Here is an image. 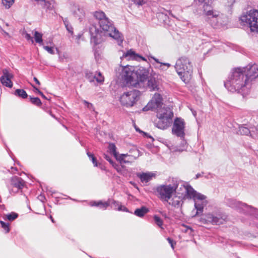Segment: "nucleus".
Listing matches in <instances>:
<instances>
[{
  "label": "nucleus",
  "mask_w": 258,
  "mask_h": 258,
  "mask_svg": "<svg viewBox=\"0 0 258 258\" xmlns=\"http://www.w3.org/2000/svg\"><path fill=\"white\" fill-rule=\"evenodd\" d=\"M63 22L67 30L71 34V35L73 36L74 34V32L72 26H71V25L69 24V22L67 20L63 21Z\"/></svg>",
  "instance_id": "nucleus-44"
},
{
  "label": "nucleus",
  "mask_w": 258,
  "mask_h": 258,
  "mask_svg": "<svg viewBox=\"0 0 258 258\" xmlns=\"http://www.w3.org/2000/svg\"><path fill=\"white\" fill-rule=\"evenodd\" d=\"M174 67L182 81L185 83H188L191 78L193 70L189 59L184 56L179 57Z\"/></svg>",
  "instance_id": "nucleus-5"
},
{
  "label": "nucleus",
  "mask_w": 258,
  "mask_h": 258,
  "mask_svg": "<svg viewBox=\"0 0 258 258\" xmlns=\"http://www.w3.org/2000/svg\"><path fill=\"white\" fill-rule=\"evenodd\" d=\"M118 71H120V76L121 79L125 81L127 84L132 85L137 75L135 68L133 66L126 65L124 67H120Z\"/></svg>",
  "instance_id": "nucleus-10"
},
{
  "label": "nucleus",
  "mask_w": 258,
  "mask_h": 258,
  "mask_svg": "<svg viewBox=\"0 0 258 258\" xmlns=\"http://www.w3.org/2000/svg\"><path fill=\"white\" fill-rule=\"evenodd\" d=\"M87 154L88 157L89 158L90 160H91L92 158V157H94V155L89 152H88L87 153Z\"/></svg>",
  "instance_id": "nucleus-56"
},
{
  "label": "nucleus",
  "mask_w": 258,
  "mask_h": 258,
  "mask_svg": "<svg viewBox=\"0 0 258 258\" xmlns=\"http://www.w3.org/2000/svg\"><path fill=\"white\" fill-rule=\"evenodd\" d=\"M0 223L2 227L5 230L6 233H8L10 231L9 224L8 223H5L3 221H0Z\"/></svg>",
  "instance_id": "nucleus-46"
},
{
  "label": "nucleus",
  "mask_w": 258,
  "mask_h": 258,
  "mask_svg": "<svg viewBox=\"0 0 258 258\" xmlns=\"http://www.w3.org/2000/svg\"><path fill=\"white\" fill-rule=\"evenodd\" d=\"M251 137L253 138H258V125L251 127Z\"/></svg>",
  "instance_id": "nucleus-39"
},
{
  "label": "nucleus",
  "mask_w": 258,
  "mask_h": 258,
  "mask_svg": "<svg viewBox=\"0 0 258 258\" xmlns=\"http://www.w3.org/2000/svg\"><path fill=\"white\" fill-rule=\"evenodd\" d=\"M149 211V209L147 207L142 206L140 208L136 209L134 212V214L140 218H143Z\"/></svg>",
  "instance_id": "nucleus-27"
},
{
  "label": "nucleus",
  "mask_w": 258,
  "mask_h": 258,
  "mask_svg": "<svg viewBox=\"0 0 258 258\" xmlns=\"http://www.w3.org/2000/svg\"><path fill=\"white\" fill-rule=\"evenodd\" d=\"M136 75L132 86L136 88L145 87V82L148 80V73L144 69L136 71Z\"/></svg>",
  "instance_id": "nucleus-12"
},
{
  "label": "nucleus",
  "mask_w": 258,
  "mask_h": 258,
  "mask_svg": "<svg viewBox=\"0 0 258 258\" xmlns=\"http://www.w3.org/2000/svg\"><path fill=\"white\" fill-rule=\"evenodd\" d=\"M83 102L84 104H85L87 106L88 108H89L90 110H94V107L92 103H90L86 100H84Z\"/></svg>",
  "instance_id": "nucleus-52"
},
{
  "label": "nucleus",
  "mask_w": 258,
  "mask_h": 258,
  "mask_svg": "<svg viewBox=\"0 0 258 258\" xmlns=\"http://www.w3.org/2000/svg\"><path fill=\"white\" fill-rule=\"evenodd\" d=\"M108 151L109 153L112 154L117 160V157L119 155L116 151V147L114 143H109L108 145Z\"/></svg>",
  "instance_id": "nucleus-33"
},
{
  "label": "nucleus",
  "mask_w": 258,
  "mask_h": 258,
  "mask_svg": "<svg viewBox=\"0 0 258 258\" xmlns=\"http://www.w3.org/2000/svg\"><path fill=\"white\" fill-rule=\"evenodd\" d=\"M181 139V142L179 146L178 150L179 151H183L186 149L187 145L186 141L184 140V138Z\"/></svg>",
  "instance_id": "nucleus-43"
},
{
  "label": "nucleus",
  "mask_w": 258,
  "mask_h": 258,
  "mask_svg": "<svg viewBox=\"0 0 258 258\" xmlns=\"http://www.w3.org/2000/svg\"><path fill=\"white\" fill-rule=\"evenodd\" d=\"M14 2V0H2V4L6 9H10Z\"/></svg>",
  "instance_id": "nucleus-36"
},
{
  "label": "nucleus",
  "mask_w": 258,
  "mask_h": 258,
  "mask_svg": "<svg viewBox=\"0 0 258 258\" xmlns=\"http://www.w3.org/2000/svg\"><path fill=\"white\" fill-rule=\"evenodd\" d=\"M29 99L31 102L34 105H35L38 106H40L42 104V102L38 97H32L30 96Z\"/></svg>",
  "instance_id": "nucleus-40"
},
{
  "label": "nucleus",
  "mask_w": 258,
  "mask_h": 258,
  "mask_svg": "<svg viewBox=\"0 0 258 258\" xmlns=\"http://www.w3.org/2000/svg\"><path fill=\"white\" fill-rule=\"evenodd\" d=\"M31 85L33 88L34 91L35 92H36V93H38V94H39L40 95H41L43 98H44L45 99H47L46 97L43 94V93L41 91H40L37 88H36L35 86H34L33 84H31Z\"/></svg>",
  "instance_id": "nucleus-48"
},
{
  "label": "nucleus",
  "mask_w": 258,
  "mask_h": 258,
  "mask_svg": "<svg viewBox=\"0 0 258 258\" xmlns=\"http://www.w3.org/2000/svg\"><path fill=\"white\" fill-rule=\"evenodd\" d=\"M157 117H166L169 120H172L173 112L170 107H163L157 111Z\"/></svg>",
  "instance_id": "nucleus-19"
},
{
  "label": "nucleus",
  "mask_w": 258,
  "mask_h": 258,
  "mask_svg": "<svg viewBox=\"0 0 258 258\" xmlns=\"http://www.w3.org/2000/svg\"><path fill=\"white\" fill-rule=\"evenodd\" d=\"M251 127L249 124H242L239 126L237 133L241 135H250L251 136Z\"/></svg>",
  "instance_id": "nucleus-26"
},
{
  "label": "nucleus",
  "mask_w": 258,
  "mask_h": 258,
  "mask_svg": "<svg viewBox=\"0 0 258 258\" xmlns=\"http://www.w3.org/2000/svg\"><path fill=\"white\" fill-rule=\"evenodd\" d=\"M8 188L9 190L10 194L12 195H15L17 193H18L19 191H22V189H20L17 187H14L10 184L8 186Z\"/></svg>",
  "instance_id": "nucleus-41"
},
{
  "label": "nucleus",
  "mask_w": 258,
  "mask_h": 258,
  "mask_svg": "<svg viewBox=\"0 0 258 258\" xmlns=\"http://www.w3.org/2000/svg\"><path fill=\"white\" fill-rule=\"evenodd\" d=\"M185 194L184 196H178L176 194L173 196H172V198L169 200V201L166 202L168 203L169 205H171L175 208H178L180 207L183 202V200L185 197L187 198L185 191Z\"/></svg>",
  "instance_id": "nucleus-17"
},
{
  "label": "nucleus",
  "mask_w": 258,
  "mask_h": 258,
  "mask_svg": "<svg viewBox=\"0 0 258 258\" xmlns=\"http://www.w3.org/2000/svg\"><path fill=\"white\" fill-rule=\"evenodd\" d=\"M241 69H244V73L248 81L258 77V65L256 64H249L246 67L241 68Z\"/></svg>",
  "instance_id": "nucleus-16"
},
{
  "label": "nucleus",
  "mask_w": 258,
  "mask_h": 258,
  "mask_svg": "<svg viewBox=\"0 0 258 258\" xmlns=\"http://www.w3.org/2000/svg\"><path fill=\"white\" fill-rule=\"evenodd\" d=\"M151 99L159 107L162 104V97L159 93H156Z\"/></svg>",
  "instance_id": "nucleus-34"
},
{
  "label": "nucleus",
  "mask_w": 258,
  "mask_h": 258,
  "mask_svg": "<svg viewBox=\"0 0 258 258\" xmlns=\"http://www.w3.org/2000/svg\"><path fill=\"white\" fill-rule=\"evenodd\" d=\"M158 121L155 123L157 127L161 130L166 129L172 123V120H169L167 118L158 117Z\"/></svg>",
  "instance_id": "nucleus-21"
},
{
  "label": "nucleus",
  "mask_w": 258,
  "mask_h": 258,
  "mask_svg": "<svg viewBox=\"0 0 258 258\" xmlns=\"http://www.w3.org/2000/svg\"><path fill=\"white\" fill-rule=\"evenodd\" d=\"M153 219L155 223L157 224V225H158L159 227L163 228L162 226L163 224V221L161 218H160L158 216L155 215L153 216Z\"/></svg>",
  "instance_id": "nucleus-42"
},
{
  "label": "nucleus",
  "mask_w": 258,
  "mask_h": 258,
  "mask_svg": "<svg viewBox=\"0 0 258 258\" xmlns=\"http://www.w3.org/2000/svg\"><path fill=\"white\" fill-rule=\"evenodd\" d=\"M109 206L112 205V208L114 210H117L118 211H122L125 212H129L128 209L124 206H122L120 202L117 201L112 199H109Z\"/></svg>",
  "instance_id": "nucleus-24"
},
{
  "label": "nucleus",
  "mask_w": 258,
  "mask_h": 258,
  "mask_svg": "<svg viewBox=\"0 0 258 258\" xmlns=\"http://www.w3.org/2000/svg\"><path fill=\"white\" fill-rule=\"evenodd\" d=\"M191 111L193 115L195 116L196 115V112L195 111H192V110Z\"/></svg>",
  "instance_id": "nucleus-61"
},
{
  "label": "nucleus",
  "mask_w": 258,
  "mask_h": 258,
  "mask_svg": "<svg viewBox=\"0 0 258 258\" xmlns=\"http://www.w3.org/2000/svg\"><path fill=\"white\" fill-rule=\"evenodd\" d=\"M50 219H51V221H52V222H54L53 219L52 218V216H50Z\"/></svg>",
  "instance_id": "nucleus-63"
},
{
  "label": "nucleus",
  "mask_w": 258,
  "mask_h": 258,
  "mask_svg": "<svg viewBox=\"0 0 258 258\" xmlns=\"http://www.w3.org/2000/svg\"><path fill=\"white\" fill-rule=\"evenodd\" d=\"M167 240H168V242L170 244L172 248V249H174L173 240L169 237L167 238Z\"/></svg>",
  "instance_id": "nucleus-54"
},
{
  "label": "nucleus",
  "mask_w": 258,
  "mask_h": 258,
  "mask_svg": "<svg viewBox=\"0 0 258 258\" xmlns=\"http://www.w3.org/2000/svg\"><path fill=\"white\" fill-rule=\"evenodd\" d=\"M159 106L155 104V103L151 100L143 108V111H147L149 110H154L158 108Z\"/></svg>",
  "instance_id": "nucleus-30"
},
{
  "label": "nucleus",
  "mask_w": 258,
  "mask_h": 258,
  "mask_svg": "<svg viewBox=\"0 0 258 258\" xmlns=\"http://www.w3.org/2000/svg\"><path fill=\"white\" fill-rule=\"evenodd\" d=\"M224 221L225 218L221 215H215L211 213L203 215L200 218V221L203 224L211 223L213 225H220L222 224Z\"/></svg>",
  "instance_id": "nucleus-13"
},
{
  "label": "nucleus",
  "mask_w": 258,
  "mask_h": 258,
  "mask_svg": "<svg viewBox=\"0 0 258 258\" xmlns=\"http://www.w3.org/2000/svg\"><path fill=\"white\" fill-rule=\"evenodd\" d=\"M159 80L154 77H148L147 83V87L150 91H158L159 89Z\"/></svg>",
  "instance_id": "nucleus-20"
},
{
  "label": "nucleus",
  "mask_w": 258,
  "mask_h": 258,
  "mask_svg": "<svg viewBox=\"0 0 258 258\" xmlns=\"http://www.w3.org/2000/svg\"><path fill=\"white\" fill-rule=\"evenodd\" d=\"M43 2L44 3V7L47 9L52 10L53 9V4L54 3L53 1H46L45 0V2Z\"/></svg>",
  "instance_id": "nucleus-45"
},
{
  "label": "nucleus",
  "mask_w": 258,
  "mask_h": 258,
  "mask_svg": "<svg viewBox=\"0 0 258 258\" xmlns=\"http://www.w3.org/2000/svg\"><path fill=\"white\" fill-rule=\"evenodd\" d=\"M85 77L90 82L92 83L94 82L96 75H94L92 72L90 71H87L85 73Z\"/></svg>",
  "instance_id": "nucleus-38"
},
{
  "label": "nucleus",
  "mask_w": 258,
  "mask_h": 258,
  "mask_svg": "<svg viewBox=\"0 0 258 258\" xmlns=\"http://www.w3.org/2000/svg\"><path fill=\"white\" fill-rule=\"evenodd\" d=\"M155 176V174L152 172L142 173L138 175V177L142 182H148L150 181L153 177Z\"/></svg>",
  "instance_id": "nucleus-28"
},
{
  "label": "nucleus",
  "mask_w": 258,
  "mask_h": 258,
  "mask_svg": "<svg viewBox=\"0 0 258 258\" xmlns=\"http://www.w3.org/2000/svg\"><path fill=\"white\" fill-rule=\"evenodd\" d=\"M43 47L49 53L51 54H54V50L53 49V47H49V46H43Z\"/></svg>",
  "instance_id": "nucleus-50"
},
{
  "label": "nucleus",
  "mask_w": 258,
  "mask_h": 258,
  "mask_svg": "<svg viewBox=\"0 0 258 258\" xmlns=\"http://www.w3.org/2000/svg\"><path fill=\"white\" fill-rule=\"evenodd\" d=\"M96 81L99 83H102L104 82V77L102 75L101 73L99 72L97 73V75H96L95 78Z\"/></svg>",
  "instance_id": "nucleus-47"
},
{
  "label": "nucleus",
  "mask_w": 258,
  "mask_h": 258,
  "mask_svg": "<svg viewBox=\"0 0 258 258\" xmlns=\"http://www.w3.org/2000/svg\"><path fill=\"white\" fill-rule=\"evenodd\" d=\"M185 122L183 119L177 117L174 119L172 128L173 135L183 139L185 137Z\"/></svg>",
  "instance_id": "nucleus-11"
},
{
  "label": "nucleus",
  "mask_w": 258,
  "mask_h": 258,
  "mask_svg": "<svg viewBox=\"0 0 258 258\" xmlns=\"http://www.w3.org/2000/svg\"><path fill=\"white\" fill-rule=\"evenodd\" d=\"M201 176V175L200 174H197L196 175V179L198 178L200 176Z\"/></svg>",
  "instance_id": "nucleus-62"
},
{
  "label": "nucleus",
  "mask_w": 258,
  "mask_h": 258,
  "mask_svg": "<svg viewBox=\"0 0 258 258\" xmlns=\"http://www.w3.org/2000/svg\"><path fill=\"white\" fill-rule=\"evenodd\" d=\"M203 17L205 21L214 28H221L227 23V19L223 14L206 4L203 6Z\"/></svg>",
  "instance_id": "nucleus-3"
},
{
  "label": "nucleus",
  "mask_w": 258,
  "mask_h": 258,
  "mask_svg": "<svg viewBox=\"0 0 258 258\" xmlns=\"http://www.w3.org/2000/svg\"><path fill=\"white\" fill-rule=\"evenodd\" d=\"M141 93L137 90L123 93L119 98V101L123 106L132 107L137 101Z\"/></svg>",
  "instance_id": "nucleus-9"
},
{
  "label": "nucleus",
  "mask_w": 258,
  "mask_h": 258,
  "mask_svg": "<svg viewBox=\"0 0 258 258\" xmlns=\"http://www.w3.org/2000/svg\"><path fill=\"white\" fill-rule=\"evenodd\" d=\"M11 169V172H12V173H16V171H17V169L16 168L12 167Z\"/></svg>",
  "instance_id": "nucleus-58"
},
{
  "label": "nucleus",
  "mask_w": 258,
  "mask_h": 258,
  "mask_svg": "<svg viewBox=\"0 0 258 258\" xmlns=\"http://www.w3.org/2000/svg\"><path fill=\"white\" fill-rule=\"evenodd\" d=\"M71 9L74 16L79 20H81L85 17V11L82 7L74 4L72 5Z\"/></svg>",
  "instance_id": "nucleus-18"
},
{
  "label": "nucleus",
  "mask_w": 258,
  "mask_h": 258,
  "mask_svg": "<svg viewBox=\"0 0 258 258\" xmlns=\"http://www.w3.org/2000/svg\"><path fill=\"white\" fill-rule=\"evenodd\" d=\"M2 72L3 75L0 78L2 84L6 87L12 88L13 83L12 79L14 78V75L7 69H3Z\"/></svg>",
  "instance_id": "nucleus-15"
},
{
  "label": "nucleus",
  "mask_w": 258,
  "mask_h": 258,
  "mask_svg": "<svg viewBox=\"0 0 258 258\" xmlns=\"http://www.w3.org/2000/svg\"><path fill=\"white\" fill-rule=\"evenodd\" d=\"M94 17L98 21V23L101 22V21L108 18L106 17L105 14L101 11H97L94 13L93 14Z\"/></svg>",
  "instance_id": "nucleus-32"
},
{
  "label": "nucleus",
  "mask_w": 258,
  "mask_h": 258,
  "mask_svg": "<svg viewBox=\"0 0 258 258\" xmlns=\"http://www.w3.org/2000/svg\"><path fill=\"white\" fill-rule=\"evenodd\" d=\"M132 2L138 6H142L146 3L145 0H131Z\"/></svg>",
  "instance_id": "nucleus-51"
},
{
  "label": "nucleus",
  "mask_w": 258,
  "mask_h": 258,
  "mask_svg": "<svg viewBox=\"0 0 258 258\" xmlns=\"http://www.w3.org/2000/svg\"><path fill=\"white\" fill-rule=\"evenodd\" d=\"M240 20L248 25L251 31L258 32V10H249L241 16Z\"/></svg>",
  "instance_id": "nucleus-8"
},
{
  "label": "nucleus",
  "mask_w": 258,
  "mask_h": 258,
  "mask_svg": "<svg viewBox=\"0 0 258 258\" xmlns=\"http://www.w3.org/2000/svg\"><path fill=\"white\" fill-rule=\"evenodd\" d=\"M90 205L92 207H98L100 209L105 210L109 206V202L108 200L104 202H103L102 201H91L90 202Z\"/></svg>",
  "instance_id": "nucleus-25"
},
{
  "label": "nucleus",
  "mask_w": 258,
  "mask_h": 258,
  "mask_svg": "<svg viewBox=\"0 0 258 258\" xmlns=\"http://www.w3.org/2000/svg\"><path fill=\"white\" fill-rule=\"evenodd\" d=\"M91 160L92 161V163H93L94 166L97 167V160H96V158L95 157H92V158L91 159Z\"/></svg>",
  "instance_id": "nucleus-55"
},
{
  "label": "nucleus",
  "mask_w": 258,
  "mask_h": 258,
  "mask_svg": "<svg viewBox=\"0 0 258 258\" xmlns=\"http://www.w3.org/2000/svg\"><path fill=\"white\" fill-rule=\"evenodd\" d=\"M42 36L43 34L41 33L36 30L34 31V38L35 39V41L40 46L43 45Z\"/></svg>",
  "instance_id": "nucleus-31"
},
{
  "label": "nucleus",
  "mask_w": 258,
  "mask_h": 258,
  "mask_svg": "<svg viewBox=\"0 0 258 258\" xmlns=\"http://www.w3.org/2000/svg\"><path fill=\"white\" fill-rule=\"evenodd\" d=\"M18 216V215L15 213V212H12L10 214H7L5 215L4 219H7L10 221H12L16 219Z\"/></svg>",
  "instance_id": "nucleus-37"
},
{
  "label": "nucleus",
  "mask_w": 258,
  "mask_h": 258,
  "mask_svg": "<svg viewBox=\"0 0 258 258\" xmlns=\"http://www.w3.org/2000/svg\"><path fill=\"white\" fill-rule=\"evenodd\" d=\"M229 6L232 5L235 3V0H227Z\"/></svg>",
  "instance_id": "nucleus-59"
},
{
  "label": "nucleus",
  "mask_w": 258,
  "mask_h": 258,
  "mask_svg": "<svg viewBox=\"0 0 258 258\" xmlns=\"http://www.w3.org/2000/svg\"><path fill=\"white\" fill-rule=\"evenodd\" d=\"M33 80L38 85H40L39 81L36 77H34Z\"/></svg>",
  "instance_id": "nucleus-60"
},
{
  "label": "nucleus",
  "mask_w": 258,
  "mask_h": 258,
  "mask_svg": "<svg viewBox=\"0 0 258 258\" xmlns=\"http://www.w3.org/2000/svg\"><path fill=\"white\" fill-rule=\"evenodd\" d=\"M87 154L88 157L89 158L90 160H91L92 158V157H94V155L89 152H88L87 153Z\"/></svg>",
  "instance_id": "nucleus-57"
},
{
  "label": "nucleus",
  "mask_w": 258,
  "mask_h": 258,
  "mask_svg": "<svg viewBox=\"0 0 258 258\" xmlns=\"http://www.w3.org/2000/svg\"><path fill=\"white\" fill-rule=\"evenodd\" d=\"M139 156L138 150H136L133 154H120L117 158V160L120 164H131L134 162Z\"/></svg>",
  "instance_id": "nucleus-14"
},
{
  "label": "nucleus",
  "mask_w": 258,
  "mask_h": 258,
  "mask_svg": "<svg viewBox=\"0 0 258 258\" xmlns=\"http://www.w3.org/2000/svg\"><path fill=\"white\" fill-rule=\"evenodd\" d=\"M151 58L154 60L156 63L160 64L159 66H155V68H158L160 70L166 71L171 66V64L169 63H164L160 62L158 59L155 58L154 56H151Z\"/></svg>",
  "instance_id": "nucleus-29"
},
{
  "label": "nucleus",
  "mask_w": 258,
  "mask_h": 258,
  "mask_svg": "<svg viewBox=\"0 0 258 258\" xmlns=\"http://www.w3.org/2000/svg\"><path fill=\"white\" fill-rule=\"evenodd\" d=\"M103 157L107 161L109 162L110 164H111L113 166H114L115 163L114 162L113 160L109 155L104 154Z\"/></svg>",
  "instance_id": "nucleus-49"
},
{
  "label": "nucleus",
  "mask_w": 258,
  "mask_h": 258,
  "mask_svg": "<svg viewBox=\"0 0 258 258\" xmlns=\"http://www.w3.org/2000/svg\"><path fill=\"white\" fill-rule=\"evenodd\" d=\"M100 29L96 26L92 25L89 28L91 43L94 45L100 44L103 41V36H109L115 39L119 46L123 41V35L115 27L113 23L108 18L98 23Z\"/></svg>",
  "instance_id": "nucleus-1"
},
{
  "label": "nucleus",
  "mask_w": 258,
  "mask_h": 258,
  "mask_svg": "<svg viewBox=\"0 0 258 258\" xmlns=\"http://www.w3.org/2000/svg\"><path fill=\"white\" fill-rule=\"evenodd\" d=\"M122 57L126 58L127 59H133L136 60H140L141 59L144 61H146V59L145 57L136 53L135 51L132 49H130L128 50L126 53H124L122 55Z\"/></svg>",
  "instance_id": "nucleus-22"
},
{
  "label": "nucleus",
  "mask_w": 258,
  "mask_h": 258,
  "mask_svg": "<svg viewBox=\"0 0 258 258\" xmlns=\"http://www.w3.org/2000/svg\"><path fill=\"white\" fill-rule=\"evenodd\" d=\"M25 38L28 41H31L32 43L34 42L33 38L32 37H31V35L30 34H28L27 33H26L25 34Z\"/></svg>",
  "instance_id": "nucleus-53"
},
{
  "label": "nucleus",
  "mask_w": 258,
  "mask_h": 258,
  "mask_svg": "<svg viewBox=\"0 0 258 258\" xmlns=\"http://www.w3.org/2000/svg\"><path fill=\"white\" fill-rule=\"evenodd\" d=\"M183 188L186 191L187 198L192 199L195 202V208L196 212L194 216L202 214L204 211V207L207 205L206 197L195 190L189 184H182L180 188Z\"/></svg>",
  "instance_id": "nucleus-4"
},
{
  "label": "nucleus",
  "mask_w": 258,
  "mask_h": 258,
  "mask_svg": "<svg viewBox=\"0 0 258 258\" xmlns=\"http://www.w3.org/2000/svg\"><path fill=\"white\" fill-rule=\"evenodd\" d=\"M178 185V181L175 178H172L171 183L157 186L156 191L159 194L160 199L163 202H168L173 194L176 193Z\"/></svg>",
  "instance_id": "nucleus-6"
},
{
  "label": "nucleus",
  "mask_w": 258,
  "mask_h": 258,
  "mask_svg": "<svg viewBox=\"0 0 258 258\" xmlns=\"http://www.w3.org/2000/svg\"><path fill=\"white\" fill-rule=\"evenodd\" d=\"M10 184L14 187L22 189L25 185V181L21 177L15 176L11 178Z\"/></svg>",
  "instance_id": "nucleus-23"
},
{
  "label": "nucleus",
  "mask_w": 258,
  "mask_h": 258,
  "mask_svg": "<svg viewBox=\"0 0 258 258\" xmlns=\"http://www.w3.org/2000/svg\"><path fill=\"white\" fill-rule=\"evenodd\" d=\"M80 36H81L80 35H78V36H77V39L78 40H79V39H80Z\"/></svg>",
  "instance_id": "nucleus-64"
},
{
  "label": "nucleus",
  "mask_w": 258,
  "mask_h": 258,
  "mask_svg": "<svg viewBox=\"0 0 258 258\" xmlns=\"http://www.w3.org/2000/svg\"><path fill=\"white\" fill-rule=\"evenodd\" d=\"M244 72V69L242 70L241 68H237L232 70L224 82V86L228 91L242 95L248 92L250 84Z\"/></svg>",
  "instance_id": "nucleus-2"
},
{
  "label": "nucleus",
  "mask_w": 258,
  "mask_h": 258,
  "mask_svg": "<svg viewBox=\"0 0 258 258\" xmlns=\"http://www.w3.org/2000/svg\"><path fill=\"white\" fill-rule=\"evenodd\" d=\"M14 94L15 95L21 97L23 99H25L28 96L26 92L23 89H18L16 90Z\"/></svg>",
  "instance_id": "nucleus-35"
},
{
  "label": "nucleus",
  "mask_w": 258,
  "mask_h": 258,
  "mask_svg": "<svg viewBox=\"0 0 258 258\" xmlns=\"http://www.w3.org/2000/svg\"><path fill=\"white\" fill-rule=\"evenodd\" d=\"M226 204L229 207L233 209L239 210L240 212L254 216H258V209L245 203H242L234 199H228Z\"/></svg>",
  "instance_id": "nucleus-7"
}]
</instances>
